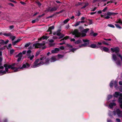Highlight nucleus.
I'll return each instance as SVG.
<instances>
[{
	"label": "nucleus",
	"mask_w": 122,
	"mask_h": 122,
	"mask_svg": "<svg viewBox=\"0 0 122 122\" xmlns=\"http://www.w3.org/2000/svg\"><path fill=\"white\" fill-rule=\"evenodd\" d=\"M15 64L13 63L11 65H8L7 64H5L4 65L5 67V70L3 66H0V75H2L6 73H9L10 72L8 71V69H11L13 70L14 72H16L20 70H23L25 68H28L30 66V65L27 63L23 64L22 66L20 65L17 66L18 67L16 68L14 66Z\"/></svg>",
	"instance_id": "f257e3e1"
},
{
	"label": "nucleus",
	"mask_w": 122,
	"mask_h": 122,
	"mask_svg": "<svg viewBox=\"0 0 122 122\" xmlns=\"http://www.w3.org/2000/svg\"><path fill=\"white\" fill-rule=\"evenodd\" d=\"M45 58V56L41 57L40 59H37L36 60L33 65L31 66V67L32 68H35L43 65L44 62Z\"/></svg>",
	"instance_id": "f03ea898"
},
{
	"label": "nucleus",
	"mask_w": 122,
	"mask_h": 122,
	"mask_svg": "<svg viewBox=\"0 0 122 122\" xmlns=\"http://www.w3.org/2000/svg\"><path fill=\"white\" fill-rule=\"evenodd\" d=\"M115 97H118L119 96L118 99V102L120 103V106L122 109V93L119 92H115L113 95Z\"/></svg>",
	"instance_id": "7ed1b4c3"
},
{
	"label": "nucleus",
	"mask_w": 122,
	"mask_h": 122,
	"mask_svg": "<svg viewBox=\"0 0 122 122\" xmlns=\"http://www.w3.org/2000/svg\"><path fill=\"white\" fill-rule=\"evenodd\" d=\"M112 59L115 61H116V63L117 65L120 66L121 65V61L119 60L116 56L114 54H113L112 56Z\"/></svg>",
	"instance_id": "20e7f679"
},
{
	"label": "nucleus",
	"mask_w": 122,
	"mask_h": 122,
	"mask_svg": "<svg viewBox=\"0 0 122 122\" xmlns=\"http://www.w3.org/2000/svg\"><path fill=\"white\" fill-rule=\"evenodd\" d=\"M72 34L73 35H75L74 37H78L80 36L81 33L78 31L77 29H75L72 32Z\"/></svg>",
	"instance_id": "39448f33"
},
{
	"label": "nucleus",
	"mask_w": 122,
	"mask_h": 122,
	"mask_svg": "<svg viewBox=\"0 0 122 122\" xmlns=\"http://www.w3.org/2000/svg\"><path fill=\"white\" fill-rule=\"evenodd\" d=\"M45 44V43L43 42L42 43H39L37 42L34 44H33V46L35 47L36 48H40L42 46H44Z\"/></svg>",
	"instance_id": "423d86ee"
},
{
	"label": "nucleus",
	"mask_w": 122,
	"mask_h": 122,
	"mask_svg": "<svg viewBox=\"0 0 122 122\" xmlns=\"http://www.w3.org/2000/svg\"><path fill=\"white\" fill-rule=\"evenodd\" d=\"M113 112L114 115H116L117 114L119 117H121L122 116V112L118 109L116 110V112L115 111H114Z\"/></svg>",
	"instance_id": "0eeeda50"
},
{
	"label": "nucleus",
	"mask_w": 122,
	"mask_h": 122,
	"mask_svg": "<svg viewBox=\"0 0 122 122\" xmlns=\"http://www.w3.org/2000/svg\"><path fill=\"white\" fill-rule=\"evenodd\" d=\"M22 56V54L21 52L20 53L18 54L15 57L17 58V61H19L21 60Z\"/></svg>",
	"instance_id": "6e6552de"
},
{
	"label": "nucleus",
	"mask_w": 122,
	"mask_h": 122,
	"mask_svg": "<svg viewBox=\"0 0 122 122\" xmlns=\"http://www.w3.org/2000/svg\"><path fill=\"white\" fill-rule=\"evenodd\" d=\"M83 41L84 43H85L83 44V45L84 47H86L89 44V41L88 40L83 39Z\"/></svg>",
	"instance_id": "1a4fd4ad"
},
{
	"label": "nucleus",
	"mask_w": 122,
	"mask_h": 122,
	"mask_svg": "<svg viewBox=\"0 0 122 122\" xmlns=\"http://www.w3.org/2000/svg\"><path fill=\"white\" fill-rule=\"evenodd\" d=\"M89 30V29H86L84 30L82 32L81 34L82 36H86V33L87 31Z\"/></svg>",
	"instance_id": "9d476101"
},
{
	"label": "nucleus",
	"mask_w": 122,
	"mask_h": 122,
	"mask_svg": "<svg viewBox=\"0 0 122 122\" xmlns=\"http://www.w3.org/2000/svg\"><path fill=\"white\" fill-rule=\"evenodd\" d=\"M111 50L112 52H115L116 53H117L119 51V49L117 47L114 48H111Z\"/></svg>",
	"instance_id": "9b49d317"
},
{
	"label": "nucleus",
	"mask_w": 122,
	"mask_h": 122,
	"mask_svg": "<svg viewBox=\"0 0 122 122\" xmlns=\"http://www.w3.org/2000/svg\"><path fill=\"white\" fill-rule=\"evenodd\" d=\"M100 49L102 51H103L106 52H108L109 51V49L106 47H104L103 46L100 47Z\"/></svg>",
	"instance_id": "f8f14e48"
},
{
	"label": "nucleus",
	"mask_w": 122,
	"mask_h": 122,
	"mask_svg": "<svg viewBox=\"0 0 122 122\" xmlns=\"http://www.w3.org/2000/svg\"><path fill=\"white\" fill-rule=\"evenodd\" d=\"M45 58L44 60L43 61L44 62L43 64H45L46 65H48L49 63V60L48 59H46V57L45 56Z\"/></svg>",
	"instance_id": "ddd939ff"
},
{
	"label": "nucleus",
	"mask_w": 122,
	"mask_h": 122,
	"mask_svg": "<svg viewBox=\"0 0 122 122\" xmlns=\"http://www.w3.org/2000/svg\"><path fill=\"white\" fill-rule=\"evenodd\" d=\"M60 49L58 48H56L52 50L51 51V52L53 53H55L60 51Z\"/></svg>",
	"instance_id": "4468645a"
},
{
	"label": "nucleus",
	"mask_w": 122,
	"mask_h": 122,
	"mask_svg": "<svg viewBox=\"0 0 122 122\" xmlns=\"http://www.w3.org/2000/svg\"><path fill=\"white\" fill-rule=\"evenodd\" d=\"M107 16L105 17V18L106 19H108L110 18V16L112 15V12H108L107 14Z\"/></svg>",
	"instance_id": "2eb2a0df"
},
{
	"label": "nucleus",
	"mask_w": 122,
	"mask_h": 122,
	"mask_svg": "<svg viewBox=\"0 0 122 122\" xmlns=\"http://www.w3.org/2000/svg\"><path fill=\"white\" fill-rule=\"evenodd\" d=\"M89 47L92 48H98L100 47V46H97L96 44H92L91 45L89 46Z\"/></svg>",
	"instance_id": "dca6fc26"
},
{
	"label": "nucleus",
	"mask_w": 122,
	"mask_h": 122,
	"mask_svg": "<svg viewBox=\"0 0 122 122\" xmlns=\"http://www.w3.org/2000/svg\"><path fill=\"white\" fill-rule=\"evenodd\" d=\"M116 105V104L113 101L112 102H111L109 104V107L110 108H112L114 106H115Z\"/></svg>",
	"instance_id": "f3484780"
},
{
	"label": "nucleus",
	"mask_w": 122,
	"mask_h": 122,
	"mask_svg": "<svg viewBox=\"0 0 122 122\" xmlns=\"http://www.w3.org/2000/svg\"><path fill=\"white\" fill-rule=\"evenodd\" d=\"M54 28V27L53 26H51L49 27L48 30H47V31H49L50 32V33H49V34H51L52 33L51 30H52Z\"/></svg>",
	"instance_id": "a211bd4d"
},
{
	"label": "nucleus",
	"mask_w": 122,
	"mask_h": 122,
	"mask_svg": "<svg viewBox=\"0 0 122 122\" xmlns=\"http://www.w3.org/2000/svg\"><path fill=\"white\" fill-rule=\"evenodd\" d=\"M115 22L117 23H119L120 25L122 26V20L121 19H117L116 21Z\"/></svg>",
	"instance_id": "6ab92c4d"
},
{
	"label": "nucleus",
	"mask_w": 122,
	"mask_h": 122,
	"mask_svg": "<svg viewBox=\"0 0 122 122\" xmlns=\"http://www.w3.org/2000/svg\"><path fill=\"white\" fill-rule=\"evenodd\" d=\"M57 8L56 7H54L53 8H50L49 9V11H55L57 9Z\"/></svg>",
	"instance_id": "aec40b11"
},
{
	"label": "nucleus",
	"mask_w": 122,
	"mask_h": 122,
	"mask_svg": "<svg viewBox=\"0 0 122 122\" xmlns=\"http://www.w3.org/2000/svg\"><path fill=\"white\" fill-rule=\"evenodd\" d=\"M56 60V57L55 56L52 57L50 61L51 62H54Z\"/></svg>",
	"instance_id": "412c9836"
},
{
	"label": "nucleus",
	"mask_w": 122,
	"mask_h": 122,
	"mask_svg": "<svg viewBox=\"0 0 122 122\" xmlns=\"http://www.w3.org/2000/svg\"><path fill=\"white\" fill-rule=\"evenodd\" d=\"M21 39H18L17 40L14 41L13 42H12L13 45L15 46L16 45V44L17 42H19Z\"/></svg>",
	"instance_id": "4be33fe9"
},
{
	"label": "nucleus",
	"mask_w": 122,
	"mask_h": 122,
	"mask_svg": "<svg viewBox=\"0 0 122 122\" xmlns=\"http://www.w3.org/2000/svg\"><path fill=\"white\" fill-rule=\"evenodd\" d=\"M119 84L120 85H122V81H120L119 82ZM119 91L122 92V86H120L119 88Z\"/></svg>",
	"instance_id": "5701e85b"
},
{
	"label": "nucleus",
	"mask_w": 122,
	"mask_h": 122,
	"mask_svg": "<svg viewBox=\"0 0 122 122\" xmlns=\"http://www.w3.org/2000/svg\"><path fill=\"white\" fill-rule=\"evenodd\" d=\"M47 36H43V37H41L40 39H38V41H40L42 40V39H47Z\"/></svg>",
	"instance_id": "b1692460"
},
{
	"label": "nucleus",
	"mask_w": 122,
	"mask_h": 122,
	"mask_svg": "<svg viewBox=\"0 0 122 122\" xmlns=\"http://www.w3.org/2000/svg\"><path fill=\"white\" fill-rule=\"evenodd\" d=\"M3 35L4 36H11V33H5L3 34Z\"/></svg>",
	"instance_id": "393cba45"
},
{
	"label": "nucleus",
	"mask_w": 122,
	"mask_h": 122,
	"mask_svg": "<svg viewBox=\"0 0 122 122\" xmlns=\"http://www.w3.org/2000/svg\"><path fill=\"white\" fill-rule=\"evenodd\" d=\"M61 31V30L59 29L57 30V31L56 35L58 36H60L61 33L60 32Z\"/></svg>",
	"instance_id": "a878e982"
},
{
	"label": "nucleus",
	"mask_w": 122,
	"mask_h": 122,
	"mask_svg": "<svg viewBox=\"0 0 122 122\" xmlns=\"http://www.w3.org/2000/svg\"><path fill=\"white\" fill-rule=\"evenodd\" d=\"M117 81H115L114 83V86L115 88H116V89H118L117 87Z\"/></svg>",
	"instance_id": "bb28decb"
},
{
	"label": "nucleus",
	"mask_w": 122,
	"mask_h": 122,
	"mask_svg": "<svg viewBox=\"0 0 122 122\" xmlns=\"http://www.w3.org/2000/svg\"><path fill=\"white\" fill-rule=\"evenodd\" d=\"M31 51L30 50H29L27 51L26 55L29 56L30 55V54L31 53Z\"/></svg>",
	"instance_id": "cd10ccee"
},
{
	"label": "nucleus",
	"mask_w": 122,
	"mask_h": 122,
	"mask_svg": "<svg viewBox=\"0 0 122 122\" xmlns=\"http://www.w3.org/2000/svg\"><path fill=\"white\" fill-rule=\"evenodd\" d=\"M81 43V40H79L75 41V43L76 44H78Z\"/></svg>",
	"instance_id": "c85d7f7f"
},
{
	"label": "nucleus",
	"mask_w": 122,
	"mask_h": 122,
	"mask_svg": "<svg viewBox=\"0 0 122 122\" xmlns=\"http://www.w3.org/2000/svg\"><path fill=\"white\" fill-rule=\"evenodd\" d=\"M34 57V56L33 55H32L31 56L30 55L28 56V58H29L30 60H32Z\"/></svg>",
	"instance_id": "c756f323"
},
{
	"label": "nucleus",
	"mask_w": 122,
	"mask_h": 122,
	"mask_svg": "<svg viewBox=\"0 0 122 122\" xmlns=\"http://www.w3.org/2000/svg\"><path fill=\"white\" fill-rule=\"evenodd\" d=\"M113 83L114 82L113 81H111L110 85V86L111 87H112L113 86Z\"/></svg>",
	"instance_id": "7c9ffc66"
},
{
	"label": "nucleus",
	"mask_w": 122,
	"mask_h": 122,
	"mask_svg": "<svg viewBox=\"0 0 122 122\" xmlns=\"http://www.w3.org/2000/svg\"><path fill=\"white\" fill-rule=\"evenodd\" d=\"M115 25L116 26V27L118 28H119V29H121V27L120 26V25H119L117 24H115Z\"/></svg>",
	"instance_id": "2f4dec72"
},
{
	"label": "nucleus",
	"mask_w": 122,
	"mask_h": 122,
	"mask_svg": "<svg viewBox=\"0 0 122 122\" xmlns=\"http://www.w3.org/2000/svg\"><path fill=\"white\" fill-rule=\"evenodd\" d=\"M0 44L1 45L4 44V41L3 40H0Z\"/></svg>",
	"instance_id": "473e14b6"
},
{
	"label": "nucleus",
	"mask_w": 122,
	"mask_h": 122,
	"mask_svg": "<svg viewBox=\"0 0 122 122\" xmlns=\"http://www.w3.org/2000/svg\"><path fill=\"white\" fill-rule=\"evenodd\" d=\"M30 44V42H29L28 43H27L25 44V47H27L29 46Z\"/></svg>",
	"instance_id": "72a5a7b5"
},
{
	"label": "nucleus",
	"mask_w": 122,
	"mask_h": 122,
	"mask_svg": "<svg viewBox=\"0 0 122 122\" xmlns=\"http://www.w3.org/2000/svg\"><path fill=\"white\" fill-rule=\"evenodd\" d=\"M10 38L12 39V41L14 40L15 38V37L14 36H10Z\"/></svg>",
	"instance_id": "f704fd0d"
},
{
	"label": "nucleus",
	"mask_w": 122,
	"mask_h": 122,
	"mask_svg": "<svg viewBox=\"0 0 122 122\" xmlns=\"http://www.w3.org/2000/svg\"><path fill=\"white\" fill-rule=\"evenodd\" d=\"M68 38H69V36H66L65 37L63 38V39H62L60 41H62V40H64V39L66 40L67 39H68Z\"/></svg>",
	"instance_id": "c9c22d12"
},
{
	"label": "nucleus",
	"mask_w": 122,
	"mask_h": 122,
	"mask_svg": "<svg viewBox=\"0 0 122 122\" xmlns=\"http://www.w3.org/2000/svg\"><path fill=\"white\" fill-rule=\"evenodd\" d=\"M108 26H109L110 27L113 28H114L115 27V26H114V25H112L111 24H108Z\"/></svg>",
	"instance_id": "e433bc0d"
},
{
	"label": "nucleus",
	"mask_w": 122,
	"mask_h": 122,
	"mask_svg": "<svg viewBox=\"0 0 122 122\" xmlns=\"http://www.w3.org/2000/svg\"><path fill=\"white\" fill-rule=\"evenodd\" d=\"M88 5V3H86L85 4V5L83 7L81 8L82 9L84 8H85L86 6Z\"/></svg>",
	"instance_id": "4c0bfd02"
},
{
	"label": "nucleus",
	"mask_w": 122,
	"mask_h": 122,
	"mask_svg": "<svg viewBox=\"0 0 122 122\" xmlns=\"http://www.w3.org/2000/svg\"><path fill=\"white\" fill-rule=\"evenodd\" d=\"M80 23V21L77 22L75 25V26H77L79 25Z\"/></svg>",
	"instance_id": "58836bf2"
},
{
	"label": "nucleus",
	"mask_w": 122,
	"mask_h": 122,
	"mask_svg": "<svg viewBox=\"0 0 122 122\" xmlns=\"http://www.w3.org/2000/svg\"><path fill=\"white\" fill-rule=\"evenodd\" d=\"M63 56L60 54L58 55V57L59 58H62Z\"/></svg>",
	"instance_id": "ea45409f"
},
{
	"label": "nucleus",
	"mask_w": 122,
	"mask_h": 122,
	"mask_svg": "<svg viewBox=\"0 0 122 122\" xmlns=\"http://www.w3.org/2000/svg\"><path fill=\"white\" fill-rule=\"evenodd\" d=\"M60 37L59 38V39H61L63 37H64V35L63 34H61V35H60Z\"/></svg>",
	"instance_id": "a19ab883"
},
{
	"label": "nucleus",
	"mask_w": 122,
	"mask_h": 122,
	"mask_svg": "<svg viewBox=\"0 0 122 122\" xmlns=\"http://www.w3.org/2000/svg\"><path fill=\"white\" fill-rule=\"evenodd\" d=\"M91 34L93 36H97V33H92Z\"/></svg>",
	"instance_id": "79ce46f5"
},
{
	"label": "nucleus",
	"mask_w": 122,
	"mask_h": 122,
	"mask_svg": "<svg viewBox=\"0 0 122 122\" xmlns=\"http://www.w3.org/2000/svg\"><path fill=\"white\" fill-rule=\"evenodd\" d=\"M14 51L13 49H11L10 51V54H13V53L14 52Z\"/></svg>",
	"instance_id": "37998d69"
},
{
	"label": "nucleus",
	"mask_w": 122,
	"mask_h": 122,
	"mask_svg": "<svg viewBox=\"0 0 122 122\" xmlns=\"http://www.w3.org/2000/svg\"><path fill=\"white\" fill-rule=\"evenodd\" d=\"M69 20V19H68L64 20V23L66 24V23Z\"/></svg>",
	"instance_id": "c03bdc74"
},
{
	"label": "nucleus",
	"mask_w": 122,
	"mask_h": 122,
	"mask_svg": "<svg viewBox=\"0 0 122 122\" xmlns=\"http://www.w3.org/2000/svg\"><path fill=\"white\" fill-rule=\"evenodd\" d=\"M36 3L39 6H41V4L39 1L37 2Z\"/></svg>",
	"instance_id": "a18cd8bd"
},
{
	"label": "nucleus",
	"mask_w": 122,
	"mask_h": 122,
	"mask_svg": "<svg viewBox=\"0 0 122 122\" xmlns=\"http://www.w3.org/2000/svg\"><path fill=\"white\" fill-rule=\"evenodd\" d=\"M112 97V96L111 95H109L107 97V99L108 100L110 99Z\"/></svg>",
	"instance_id": "49530a36"
},
{
	"label": "nucleus",
	"mask_w": 122,
	"mask_h": 122,
	"mask_svg": "<svg viewBox=\"0 0 122 122\" xmlns=\"http://www.w3.org/2000/svg\"><path fill=\"white\" fill-rule=\"evenodd\" d=\"M11 46V44H9L8 46L7 47V49H10Z\"/></svg>",
	"instance_id": "de8ad7c7"
},
{
	"label": "nucleus",
	"mask_w": 122,
	"mask_h": 122,
	"mask_svg": "<svg viewBox=\"0 0 122 122\" xmlns=\"http://www.w3.org/2000/svg\"><path fill=\"white\" fill-rule=\"evenodd\" d=\"M64 47L63 46H61L60 47V48L61 50H63L64 49Z\"/></svg>",
	"instance_id": "09e8293b"
},
{
	"label": "nucleus",
	"mask_w": 122,
	"mask_h": 122,
	"mask_svg": "<svg viewBox=\"0 0 122 122\" xmlns=\"http://www.w3.org/2000/svg\"><path fill=\"white\" fill-rule=\"evenodd\" d=\"M118 13H117L112 12V15H114L118 14Z\"/></svg>",
	"instance_id": "8fccbe9b"
},
{
	"label": "nucleus",
	"mask_w": 122,
	"mask_h": 122,
	"mask_svg": "<svg viewBox=\"0 0 122 122\" xmlns=\"http://www.w3.org/2000/svg\"><path fill=\"white\" fill-rule=\"evenodd\" d=\"M107 9V7H105L103 10H102V11L103 12H105L106 11V10Z\"/></svg>",
	"instance_id": "3c124183"
},
{
	"label": "nucleus",
	"mask_w": 122,
	"mask_h": 122,
	"mask_svg": "<svg viewBox=\"0 0 122 122\" xmlns=\"http://www.w3.org/2000/svg\"><path fill=\"white\" fill-rule=\"evenodd\" d=\"M40 54V52L39 51H37L36 53V56H38Z\"/></svg>",
	"instance_id": "603ef678"
},
{
	"label": "nucleus",
	"mask_w": 122,
	"mask_h": 122,
	"mask_svg": "<svg viewBox=\"0 0 122 122\" xmlns=\"http://www.w3.org/2000/svg\"><path fill=\"white\" fill-rule=\"evenodd\" d=\"M14 28V26L13 25H11L10 26L9 28L10 29H13Z\"/></svg>",
	"instance_id": "864d4df0"
},
{
	"label": "nucleus",
	"mask_w": 122,
	"mask_h": 122,
	"mask_svg": "<svg viewBox=\"0 0 122 122\" xmlns=\"http://www.w3.org/2000/svg\"><path fill=\"white\" fill-rule=\"evenodd\" d=\"M2 60V57L0 56V66L1 65V62Z\"/></svg>",
	"instance_id": "5fc2aeb1"
},
{
	"label": "nucleus",
	"mask_w": 122,
	"mask_h": 122,
	"mask_svg": "<svg viewBox=\"0 0 122 122\" xmlns=\"http://www.w3.org/2000/svg\"><path fill=\"white\" fill-rule=\"evenodd\" d=\"M66 45L67 46L70 47H72L71 45L70 44H67Z\"/></svg>",
	"instance_id": "6e6d98bb"
},
{
	"label": "nucleus",
	"mask_w": 122,
	"mask_h": 122,
	"mask_svg": "<svg viewBox=\"0 0 122 122\" xmlns=\"http://www.w3.org/2000/svg\"><path fill=\"white\" fill-rule=\"evenodd\" d=\"M77 48H73L71 50L73 52L74 51H75Z\"/></svg>",
	"instance_id": "4d7b16f0"
},
{
	"label": "nucleus",
	"mask_w": 122,
	"mask_h": 122,
	"mask_svg": "<svg viewBox=\"0 0 122 122\" xmlns=\"http://www.w3.org/2000/svg\"><path fill=\"white\" fill-rule=\"evenodd\" d=\"M65 44V42L64 41L62 43H60L59 44V45H62L64 44Z\"/></svg>",
	"instance_id": "13d9d810"
},
{
	"label": "nucleus",
	"mask_w": 122,
	"mask_h": 122,
	"mask_svg": "<svg viewBox=\"0 0 122 122\" xmlns=\"http://www.w3.org/2000/svg\"><path fill=\"white\" fill-rule=\"evenodd\" d=\"M9 42V40H7L6 41H5V42L4 41V44H6L8 43V42Z\"/></svg>",
	"instance_id": "bf43d9fd"
},
{
	"label": "nucleus",
	"mask_w": 122,
	"mask_h": 122,
	"mask_svg": "<svg viewBox=\"0 0 122 122\" xmlns=\"http://www.w3.org/2000/svg\"><path fill=\"white\" fill-rule=\"evenodd\" d=\"M8 5H11V6H14V5L13 4H12V3H8Z\"/></svg>",
	"instance_id": "052dcab7"
},
{
	"label": "nucleus",
	"mask_w": 122,
	"mask_h": 122,
	"mask_svg": "<svg viewBox=\"0 0 122 122\" xmlns=\"http://www.w3.org/2000/svg\"><path fill=\"white\" fill-rule=\"evenodd\" d=\"M97 8L96 7H95L93 8V9L91 11H94Z\"/></svg>",
	"instance_id": "680f3d73"
},
{
	"label": "nucleus",
	"mask_w": 122,
	"mask_h": 122,
	"mask_svg": "<svg viewBox=\"0 0 122 122\" xmlns=\"http://www.w3.org/2000/svg\"><path fill=\"white\" fill-rule=\"evenodd\" d=\"M80 12H79L76 15L78 16H79L80 15Z\"/></svg>",
	"instance_id": "e2e57ef3"
},
{
	"label": "nucleus",
	"mask_w": 122,
	"mask_h": 122,
	"mask_svg": "<svg viewBox=\"0 0 122 122\" xmlns=\"http://www.w3.org/2000/svg\"><path fill=\"white\" fill-rule=\"evenodd\" d=\"M75 41V39L74 38H72L71 39V41Z\"/></svg>",
	"instance_id": "0e129e2a"
},
{
	"label": "nucleus",
	"mask_w": 122,
	"mask_h": 122,
	"mask_svg": "<svg viewBox=\"0 0 122 122\" xmlns=\"http://www.w3.org/2000/svg\"><path fill=\"white\" fill-rule=\"evenodd\" d=\"M116 120L117 122H121L120 120L119 119H117Z\"/></svg>",
	"instance_id": "69168bd1"
},
{
	"label": "nucleus",
	"mask_w": 122,
	"mask_h": 122,
	"mask_svg": "<svg viewBox=\"0 0 122 122\" xmlns=\"http://www.w3.org/2000/svg\"><path fill=\"white\" fill-rule=\"evenodd\" d=\"M26 52V51H23L22 53L23 54H25Z\"/></svg>",
	"instance_id": "338daca9"
},
{
	"label": "nucleus",
	"mask_w": 122,
	"mask_h": 122,
	"mask_svg": "<svg viewBox=\"0 0 122 122\" xmlns=\"http://www.w3.org/2000/svg\"><path fill=\"white\" fill-rule=\"evenodd\" d=\"M69 25H66V29H68L69 28Z\"/></svg>",
	"instance_id": "774afa93"
}]
</instances>
